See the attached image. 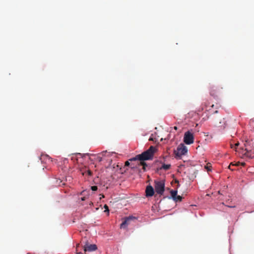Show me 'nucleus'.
Masks as SVG:
<instances>
[{
    "label": "nucleus",
    "instance_id": "f257e3e1",
    "mask_svg": "<svg viewBox=\"0 0 254 254\" xmlns=\"http://www.w3.org/2000/svg\"><path fill=\"white\" fill-rule=\"evenodd\" d=\"M155 151V147L153 146H151L148 150L144 151L140 154L136 155L135 157L129 159V160L131 161L135 160L140 161V164L143 166V169L145 171L147 165L144 161L152 160Z\"/></svg>",
    "mask_w": 254,
    "mask_h": 254
},
{
    "label": "nucleus",
    "instance_id": "1a4fd4ad",
    "mask_svg": "<svg viewBox=\"0 0 254 254\" xmlns=\"http://www.w3.org/2000/svg\"><path fill=\"white\" fill-rule=\"evenodd\" d=\"M81 171L82 175H84L86 173L89 176H91L92 175L91 171L89 169H87L86 167L81 170Z\"/></svg>",
    "mask_w": 254,
    "mask_h": 254
},
{
    "label": "nucleus",
    "instance_id": "5701e85b",
    "mask_svg": "<svg viewBox=\"0 0 254 254\" xmlns=\"http://www.w3.org/2000/svg\"><path fill=\"white\" fill-rule=\"evenodd\" d=\"M241 165H242V166H244L245 165V163H244H244H241Z\"/></svg>",
    "mask_w": 254,
    "mask_h": 254
},
{
    "label": "nucleus",
    "instance_id": "412c9836",
    "mask_svg": "<svg viewBox=\"0 0 254 254\" xmlns=\"http://www.w3.org/2000/svg\"><path fill=\"white\" fill-rule=\"evenodd\" d=\"M239 145V143L238 142L235 144V147L238 146Z\"/></svg>",
    "mask_w": 254,
    "mask_h": 254
},
{
    "label": "nucleus",
    "instance_id": "a878e982",
    "mask_svg": "<svg viewBox=\"0 0 254 254\" xmlns=\"http://www.w3.org/2000/svg\"><path fill=\"white\" fill-rule=\"evenodd\" d=\"M79 244H78L77 245V246H76V248L78 247H79Z\"/></svg>",
    "mask_w": 254,
    "mask_h": 254
},
{
    "label": "nucleus",
    "instance_id": "0eeeda50",
    "mask_svg": "<svg viewBox=\"0 0 254 254\" xmlns=\"http://www.w3.org/2000/svg\"><path fill=\"white\" fill-rule=\"evenodd\" d=\"M146 196H152L154 194V190L153 188L151 186H148L146 188Z\"/></svg>",
    "mask_w": 254,
    "mask_h": 254
},
{
    "label": "nucleus",
    "instance_id": "39448f33",
    "mask_svg": "<svg viewBox=\"0 0 254 254\" xmlns=\"http://www.w3.org/2000/svg\"><path fill=\"white\" fill-rule=\"evenodd\" d=\"M184 141L187 144H192L194 141L193 133L190 131L186 132L184 134Z\"/></svg>",
    "mask_w": 254,
    "mask_h": 254
},
{
    "label": "nucleus",
    "instance_id": "6ab92c4d",
    "mask_svg": "<svg viewBox=\"0 0 254 254\" xmlns=\"http://www.w3.org/2000/svg\"><path fill=\"white\" fill-rule=\"evenodd\" d=\"M85 199H86V197H81V200L82 201H84V200H85Z\"/></svg>",
    "mask_w": 254,
    "mask_h": 254
},
{
    "label": "nucleus",
    "instance_id": "6e6552de",
    "mask_svg": "<svg viewBox=\"0 0 254 254\" xmlns=\"http://www.w3.org/2000/svg\"><path fill=\"white\" fill-rule=\"evenodd\" d=\"M133 218L132 217H127L121 224V228H125L129 224V221Z\"/></svg>",
    "mask_w": 254,
    "mask_h": 254
},
{
    "label": "nucleus",
    "instance_id": "423d86ee",
    "mask_svg": "<svg viewBox=\"0 0 254 254\" xmlns=\"http://www.w3.org/2000/svg\"><path fill=\"white\" fill-rule=\"evenodd\" d=\"M97 249V247L95 244L88 245L86 244L84 246V251L85 252H92L95 251Z\"/></svg>",
    "mask_w": 254,
    "mask_h": 254
},
{
    "label": "nucleus",
    "instance_id": "9b49d317",
    "mask_svg": "<svg viewBox=\"0 0 254 254\" xmlns=\"http://www.w3.org/2000/svg\"><path fill=\"white\" fill-rule=\"evenodd\" d=\"M177 190H171L170 191V193L171 195V196L173 199H175V197L177 195Z\"/></svg>",
    "mask_w": 254,
    "mask_h": 254
},
{
    "label": "nucleus",
    "instance_id": "393cba45",
    "mask_svg": "<svg viewBox=\"0 0 254 254\" xmlns=\"http://www.w3.org/2000/svg\"><path fill=\"white\" fill-rule=\"evenodd\" d=\"M77 254H81V252H79V253H76Z\"/></svg>",
    "mask_w": 254,
    "mask_h": 254
},
{
    "label": "nucleus",
    "instance_id": "b1692460",
    "mask_svg": "<svg viewBox=\"0 0 254 254\" xmlns=\"http://www.w3.org/2000/svg\"><path fill=\"white\" fill-rule=\"evenodd\" d=\"M84 192V191H82L81 192V194L82 195L83 193Z\"/></svg>",
    "mask_w": 254,
    "mask_h": 254
},
{
    "label": "nucleus",
    "instance_id": "c85d7f7f",
    "mask_svg": "<svg viewBox=\"0 0 254 254\" xmlns=\"http://www.w3.org/2000/svg\"><path fill=\"white\" fill-rule=\"evenodd\" d=\"M230 207H235L234 206H229Z\"/></svg>",
    "mask_w": 254,
    "mask_h": 254
},
{
    "label": "nucleus",
    "instance_id": "9d476101",
    "mask_svg": "<svg viewBox=\"0 0 254 254\" xmlns=\"http://www.w3.org/2000/svg\"><path fill=\"white\" fill-rule=\"evenodd\" d=\"M171 168V165L170 164H163L162 166L159 169L160 170L163 169L164 170H168L170 169Z\"/></svg>",
    "mask_w": 254,
    "mask_h": 254
},
{
    "label": "nucleus",
    "instance_id": "20e7f679",
    "mask_svg": "<svg viewBox=\"0 0 254 254\" xmlns=\"http://www.w3.org/2000/svg\"><path fill=\"white\" fill-rule=\"evenodd\" d=\"M223 88L220 86H213L210 89V94L214 97H217L223 93Z\"/></svg>",
    "mask_w": 254,
    "mask_h": 254
},
{
    "label": "nucleus",
    "instance_id": "f03ea898",
    "mask_svg": "<svg viewBox=\"0 0 254 254\" xmlns=\"http://www.w3.org/2000/svg\"><path fill=\"white\" fill-rule=\"evenodd\" d=\"M188 152L187 147L183 143L180 144L177 150H174L175 158H180L182 155H185Z\"/></svg>",
    "mask_w": 254,
    "mask_h": 254
},
{
    "label": "nucleus",
    "instance_id": "dca6fc26",
    "mask_svg": "<svg viewBox=\"0 0 254 254\" xmlns=\"http://www.w3.org/2000/svg\"><path fill=\"white\" fill-rule=\"evenodd\" d=\"M91 190H92L93 191H96V190H97L98 188H97V186H92V187H91Z\"/></svg>",
    "mask_w": 254,
    "mask_h": 254
},
{
    "label": "nucleus",
    "instance_id": "f8f14e48",
    "mask_svg": "<svg viewBox=\"0 0 254 254\" xmlns=\"http://www.w3.org/2000/svg\"><path fill=\"white\" fill-rule=\"evenodd\" d=\"M245 152L244 153V155H245L246 157L249 158H252V155L250 154V151H248V150L246 148L245 150Z\"/></svg>",
    "mask_w": 254,
    "mask_h": 254
},
{
    "label": "nucleus",
    "instance_id": "a211bd4d",
    "mask_svg": "<svg viewBox=\"0 0 254 254\" xmlns=\"http://www.w3.org/2000/svg\"><path fill=\"white\" fill-rule=\"evenodd\" d=\"M129 165V162L128 161H127L125 162V166H128Z\"/></svg>",
    "mask_w": 254,
    "mask_h": 254
},
{
    "label": "nucleus",
    "instance_id": "7ed1b4c3",
    "mask_svg": "<svg viewBox=\"0 0 254 254\" xmlns=\"http://www.w3.org/2000/svg\"><path fill=\"white\" fill-rule=\"evenodd\" d=\"M154 183V187L156 192L160 195H162L165 190L164 181H155Z\"/></svg>",
    "mask_w": 254,
    "mask_h": 254
},
{
    "label": "nucleus",
    "instance_id": "bb28decb",
    "mask_svg": "<svg viewBox=\"0 0 254 254\" xmlns=\"http://www.w3.org/2000/svg\"><path fill=\"white\" fill-rule=\"evenodd\" d=\"M149 140H153V138H150Z\"/></svg>",
    "mask_w": 254,
    "mask_h": 254
},
{
    "label": "nucleus",
    "instance_id": "4be33fe9",
    "mask_svg": "<svg viewBox=\"0 0 254 254\" xmlns=\"http://www.w3.org/2000/svg\"><path fill=\"white\" fill-rule=\"evenodd\" d=\"M100 195H101V197H100V199H101L102 198L104 197V195L103 194H102V195L100 194Z\"/></svg>",
    "mask_w": 254,
    "mask_h": 254
},
{
    "label": "nucleus",
    "instance_id": "f3484780",
    "mask_svg": "<svg viewBox=\"0 0 254 254\" xmlns=\"http://www.w3.org/2000/svg\"><path fill=\"white\" fill-rule=\"evenodd\" d=\"M104 208H105V212H106V211H107V212H109V208H108V206L106 204H105V205H104Z\"/></svg>",
    "mask_w": 254,
    "mask_h": 254
},
{
    "label": "nucleus",
    "instance_id": "4468645a",
    "mask_svg": "<svg viewBox=\"0 0 254 254\" xmlns=\"http://www.w3.org/2000/svg\"><path fill=\"white\" fill-rule=\"evenodd\" d=\"M239 164H240V162H237V163H235V164H234L233 162H232V163H231V164H230V165L229 166V168L230 169H231V166H239ZM231 170H233V169H231Z\"/></svg>",
    "mask_w": 254,
    "mask_h": 254
},
{
    "label": "nucleus",
    "instance_id": "2eb2a0df",
    "mask_svg": "<svg viewBox=\"0 0 254 254\" xmlns=\"http://www.w3.org/2000/svg\"><path fill=\"white\" fill-rule=\"evenodd\" d=\"M211 165L210 164H207V165L205 166V168L207 170V171H210L211 170Z\"/></svg>",
    "mask_w": 254,
    "mask_h": 254
},
{
    "label": "nucleus",
    "instance_id": "cd10ccee",
    "mask_svg": "<svg viewBox=\"0 0 254 254\" xmlns=\"http://www.w3.org/2000/svg\"><path fill=\"white\" fill-rule=\"evenodd\" d=\"M174 128H175V129H177V127H175Z\"/></svg>",
    "mask_w": 254,
    "mask_h": 254
},
{
    "label": "nucleus",
    "instance_id": "ddd939ff",
    "mask_svg": "<svg viewBox=\"0 0 254 254\" xmlns=\"http://www.w3.org/2000/svg\"><path fill=\"white\" fill-rule=\"evenodd\" d=\"M175 199H174L175 201H181L182 200V197L180 195H176Z\"/></svg>",
    "mask_w": 254,
    "mask_h": 254
},
{
    "label": "nucleus",
    "instance_id": "aec40b11",
    "mask_svg": "<svg viewBox=\"0 0 254 254\" xmlns=\"http://www.w3.org/2000/svg\"><path fill=\"white\" fill-rule=\"evenodd\" d=\"M98 160L99 162L101 161H102V158L99 157L98 158Z\"/></svg>",
    "mask_w": 254,
    "mask_h": 254
}]
</instances>
